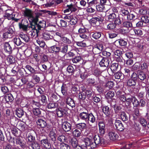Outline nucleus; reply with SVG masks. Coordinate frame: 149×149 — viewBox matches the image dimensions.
<instances>
[{"instance_id":"nucleus-46","label":"nucleus","mask_w":149,"mask_h":149,"mask_svg":"<svg viewBox=\"0 0 149 149\" xmlns=\"http://www.w3.org/2000/svg\"><path fill=\"white\" fill-rule=\"evenodd\" d=\"M136 82L135 81L130 79L128 80L127 82V84L129 86H134L136 84Z\"/></svg>"},{"instance_id":"nucleus-51","label":"nucleus","mask_w":149,"mask_h":149,"mask_svg":"<svg viewBox=\"0 0 149 149\" xmlns=\"http://www.w3.org/2000/svg\"><path fill=\"white\" fill-rule=\"evenodd\" d=\"M27 138L28 141L31 142H34L35 139V137L33 136L31 133H30L28 134Z\"/></svg>"},{"instance_id":"nucleus-17","label":"nucleus","mask_w":149,"mask_h":149,"mask_svg":"<svg viewBox=\"0 0 149 149\" xmlns=\"http://www.w3.org/2000/svg\"><path fill=\"white\" fill-rule=\"evenodd\" d=\"M109 136L110 140L114 141L117 139L118 137V135L113 132H110L109 133Z\"/></svg>"},{"instance_id":"nucleus-45","label":"nucleus","mask_w":149,"mask_h":149,"mask_svg":"<svg viewBox=\"0 0 149 149\" xmlns=\"http://www.w3.org/2000/svg\"><path fill=\"white\" fill-rule=\"evenodd\" d=\"M115 77L117 79H123V74L120 72H118L114 74Z\"/></svg>"},{"instance_id":"nucleus-21","label":"nucleus","mask_w":149,"mask_h":149,"mask_svg":"<svg viewBox=\"0 0 149 149\" xmlns=\"http://www.w3.org/2000/svg\"><path fill=\"white\" fill-rule=\"evenodd\" d=\"M19 26L20 29H22L23 31H26L29 34V33L31 31V30H30L29 29V27H31V25L28 26L26 25H23L22 24H19Z\"/></svg>"},{"instance_id":"nucleus-16","label":"nucleus","mask_w":149,"mask_h":149,"mask_svg":"<svg viewBox=\"0 0 149 149\" xmlns=\"http://www.w3.org/2000/svg\"><path fill=\"white\" fill-rule=\"evenodd\" d=\"M36 123L37 125L41 128L45 127L47 125V123L46 121L41 119H38L37 120Z\"/></svg>"},{"instance_id":"nucleus-61","label":"nucleus","mask_w":149,"mask_h":149,"mask_svg":"<svg viewBox=\"0 0 149 149\" xmlns=\"http://www.w3.org/2000/svg\"><path fill=\"white\" fill-rule=\"evenodd\" d=\"M26 68L29 70L31 73H35L36 70H35L29 65H27L26 66Z\"/></svg>"},{"instance_id":"nucleus-49","label":"nucleus","mask_w":149,"mask_h":149,"mask_svg":"<svg viewBox=\"0 0 149 149\" xmlns=\"http://www.w3.org/2000/svg\"><path fill=\"white\" fill-rule=\"evenodd\" d=\"M7 60L10 64H12L15 61V58L11 55H9L7 58Z\"/></svg>"},{"instance_id":"nucleus-31","label":"nucleus","mask_w":149,"mask_h":149,"mask_svg":"<svg viewBox=\"0 0 149 149\" xmlns=\"http://www.w3.org/2000/svg\"><path fill=\"white\" fill-rule=\"evenodd\" d=\"M55 136L56 134L54 131L53 130L51 131L49 134V137L52 141H56Z\"/></svg>"},{"instance_id":"nucleus-23","label":"nucleus","mask_w":149,"mask_h":149,"mask_svg":"<svg viewBox=\"0 0 149 149\" xmlns=\"http://www.w3.org/2000/svg\"><path fill=\"white\" fill-rule=\"evenodd\" d=\"M102 19L98 17H96L93 18L91 19L89 21L90 22L91 24H95L96 22L98 21L99 22H102Z\"/></svg>"},{"instance_id":"nucleus-1","label":"nucleus","mask_w":149,"mask_h":149,"mask_svg":"<svg viewBox=\"0 0 149 149\" xmlns=\"http://www.w3.org/2000/svg\"><path fill=\"white\" fill-rule=\"evenodd\" d=\"M38 21L37 17V21L35 22H32L31 24V26L29 27V29L31 30L29 33L31 37H33L36 36L37 37L38 36L39 30L41 29L42 28H43L46 26V22L44 20L39 22L38 24L37 22Z\"/></svg>"},{"instance_id":"nucleus-3","label":"nucleus","mask_w":149,"mask_h":149,"mask_svg":"<svg viewBox=\"0 0 149 149\" xmlns=\"http://www.w3.org/2000/svg\"><path fill=\"white\" fill-rule=\"evenodd\" d=\"M14 31L15 29L13 26L7 27L4 29V32L3 33V38L7 39L12 37L13 35Z\"/></svg>"},{"instance_id":"nucleus-63","label":"nucleus","mask_w":149,"mask_h":149,"mask_svg":"<svg viewBox=\"0 0 149 149\" xmlns=\"http://www.w3.org/2000/svg\"><path fill=\"white\" fill-rule=\"evenodd\" d=\"M131 79L136 82L138 79V75L136 73L134 72L131 75Z\"/></svg>"},{"instance_id":"nucleus-52","label":"nucleus","mask_w":149,"mask_h":149,"mask_svg":"<svg viewBox=\"0 0 149 149\" xmlns=\"http://www.w3.org/2000/svg\"><path fill=\"white\" fill-rule=\"evenodd\" d=\"M114 95V93L113 91H109L106 95V97L107 99L111 98Z\"/></svg>"},{"instance_id":"nucleus-32","label":"nucleus","mask_w":149,"mask_h":149,"mask_svg":"<svg viewBox=\"0 0 149 149\" xmlns=\"http://www.w3.org/2000/svg\"><path fill=\"white\" fill-rule=\"evenodd\" d=\"M78 20L77 19L75 16H72L70 20L67 21L70 22V23L71 25H75L77 23Z\"/></svg>"},{"instance_id":"nucleus-20","label":"nucleus","mask_w":149,"mask_h":149,"mask_svg":"<svg viewBox=\"0 0 149 149\" xmlns=\"http://www.w3.org/2000/svg\"><path fill=\"white\" fill-rule=\"evenodd\" d=\"M67 6L68 8L65 10L64 11H69L70 10L71 12H75L77 10V7L75 5L71 4L70 5H67Z\"/></svg>"},{"instance_id":"nucleus-58","label":"nucleus","mask_w":149,"mask_h":149,"mask_svg":"<svg viewBox=\"0 0 149 149\" xmlns=\"http://www.w3.org/2000/svg\"><path fill=\"white\" fill-rule=\"evenodd\" d=\"M60 148L61 149H70V147L68 145L64 143L61 144Z\"/></svg>"},{"instance_id":"nucleus-19","label":"nucleus","mask_w":149,"mask_h":149,"mask_svg":"<svg viewBox=\"0 0 149 149\" xmlns=\"http://www.w3.org/2000/svg\"><path fill=\"white\" fill-rule=\"evenodd\" d=\"M66 104L71 107L73 108L75 106V103L74 100L71 98L68 97L67 98L66 100Z\"/></svg>"},{"instance_id":"nucleus-43","label":"nucleus","mask_w":149,"mask_h":149,"mask_svg":"<svg viewBox=\"0 0 149 149\" xmlns=\"http://www.w3.org/2000/svg\"><path fill=\"white\" fill-rule=\"evenodd\" d=\"M123 25L124 27L127 28L132 27V22L128 21L124 22L123 23Z\"/></svg>"},{"instance_id":"nucleus-9","label":"nucleus","mask_w":149,"mask_h":149,"mask_svg":"<svg viewBox=\"0 0 149 149\" xmlns=\"http://www.w3.org/2000/svg\"><path fill=\"white\" fill-rule=\"evenodd\" d=\"M40 143L42 147L46 149H50L51 148V144L47 139L41 140Z\"/></svg>"},{"instance_id":"nucleus-41","label":"nucleus","mask_w":149,"mask_h":149,"mask_svg":"<svg viewBox=\"0 0 149 149\" xmlns=\"http://www.w3.org/2000/svg\"><path fill=\"white\" fill-rule=\"evenodd\" d=\"M108 18V20H112L116 19V15L114 13H113L110 14L108 16H105V19H107Z\"/></svg>"},{"instance_id":"nucleus-34","label":"nucleus","mask_w":149,"mask_h":149,"mask_svg":"<svg viewBox=\"0 0 149 149\" xmlns=\"http://www.w3.org/2000/svg\"><path fill=\"white\" fill-rule=\"evenodd\" d=\"M68 45H65L61 48L60 47V52L66 54L68 51Z\"/></svg>"},{"instance_id":"nucleus-42","label":"nucleus","mask_w":149,"mask_h":149,"mask_svg":"<svg viewBox=\"0 0 149 149\" xmlns=\"http://www.w3.org/2000/svg\"><path fill=\"white\" fill-rule=\"evenodd\" d=\"M33 113L35 116H39L41 113L40 109L38 108H33Z\"/></svg>"},{"instance_id":"nucleus-15","label":"nucleus","mask_w":149,"mask_h":149,"mask_svg":"<svg viewBox=\"0 0 149 149\" xmlns=\"http://www.w3.org/2000/svg\"><path fill=\"white\" fill-rule=\"evenodd\" d=\"M103 113H104L106 119H109L110 118L109 115L110 113V110L108 106H106L103 107Z\"/></svg>"},{"instance_id":"nucleus-40","label":"nucleus","mask_w":149,"mask_h":149,"mask_svg":"<svg viewBox=\"0 0 149 149\" xmlns=\"http://www.w3.org/2000/svg\"><path fill=\"white\" fill-rule=\"evenodd\" d=\"M67 138L63 135H60L57 137V140L62 143L65 142Z\"/></svg>"},{"instance_id":"nucleus-30","label":"nucleus","mask_w":149,"mask_h":149,"mask_svg":"<svg viewBox=\"0 0 149 149\" xmlns=\"http://www.w3.org/2000/svg\"><path fill=\"white\" fill-rule=\"evenodd\" d=\"M13 42L17 46H19L23 43L20 38H14Z\"/></svg>"},{"instance_id":"nucleus-62","label":"nucleus","mask_w":149,"mask_h":149,"mask_svg":"<svg viewBox=\"0 0 149 149\" xmlns=\"http://www.w3.org/2000/svg\"><path fill=\"white\" fill-rule=\"evenodd\" d=\"M116 27V24L113 23H111L107 25L108 29L111 30L114 29Z\"/></svg>"},{"instance_id":"nucleus-12","label":"nucleus","mask_w":149,"mask_h":149,"mask_svg":"<svg viewBox=\"0 0 149 149\" xmlns=\"http://www.w3.org/2000/svg\"><path fill=\"white\" fill-rule=\"evenodd\" d=\"M71 125L67 122L65 121L62 123V127L63 130L65 132L70 131L71 129Z\"/></svg>"},{"instance_id":"nucleus-64","label":"nucleus","mask_w":149,"mask_h":149,"mask_svg":"<svg viewBox=\"0 0 149 149\" xmlns=\"http://www.w3.org/2000/svg\"><path fill=\"white\" fill-rule=\"evenodd\" d=\"M119 99L122 102H124L126 100L127 98L124 95H117Z\"/></svg>"},{"instance_id":"nucleus-11","label":"nucleus","mask_w":149,"mask_h":149,"mask_svg":"<svg viewBox=\"0 0 149 149\" xmlns=\"http://www.w3.org/2000/svg\"><path fill=\"white\" fill-rule=\"evenodd\" d=\"M89 114L88 111L83 112L79 114V117L81 120L86 121H88V118Z\"/></svg>"},{"instance_id":"nucleus-48","label":"nucleus","mask_w":149,"mask_h":149,"mask_svg":"<svg viewBox=\"0 0 149 149\" xmlns=\"http://www.w3.org/2000/svg\"><path fill=\"white\" fill-rule=\"evenodd\" d=\"M80 77L82 79H85L88 77L87 73L84 70V72L80 70Z\"/></svg>"},{"instance_id":"nucleus-5","label":"nucleus","mask_w":149,"mask_h":149,"mask_svg":"<svg viewBox=\"0 0 149 149\" xmlns=\"http://www.w3.org/2000/svg\"><path fill=\"white\" fill-rule=\"evenodd\" d=\"M91 139L86 138L84 139L83 141V144L81 146L79 145L77 149H87L91 148Z\"/></svg>"},{"instance_id":"nucleus-2","label":"nucleus","mask_w":149,"mask_h":149,"mask_svg":"<svg viewBox=\"0 0 149 149\" xmlns=\"http://www.w3.org/2000/svg\"><path fill=\"white\" fill-rule=\"evenodd\" d=\"M23 14L25 17H27L31 23L36 22L37 21V17L33 16V12L30 9L26 8L24 10Z\"/></svg>"},{"instance_id":"nucleus-7","label":"nucleus","mask_w":149,"mask_h":149,"mask_svg":"<svg viewBox=\"0 0 149 149\" xmlns=\"http://www.w3.org/2000/svg\"><path fill=\"white\" fill-rule=\"evenodd\" d=\"M12 43L11 42H6L4 44L3 49L8 54H10L12 53L13 49Z\"/></svg>"},{"instance_id":"nucleus-38","label":"nucleus","mask_w":149,"mask_h":149,"mask_svg":"<svg viewBox=\"0 0 149 149\" xmlns=\"http://www.w3.org/2000/svg\"><path fill=\"white\" fill-rule=\"evenodd\" d=\"M88 121L92 123H94L95 121V118L92 113H90L89 114L87 121Z\"/></svg>"},{"instance_id":"nucleus-39","label":"nucleus","mask_w":149,"mask_h":149,"mask_svg":"<svg viewBox=\"0 0 149 149\" xmlns=\"http://www.w3.org/2000/svg\"><path fill=\"white\" fill-rule=\"evenodd\" d=\"M20 37L26 42H28L29 40V38L26 34H21L19 36Z\"/></svg>"},{"instance_id":"nucleus-35","label":"nucleus","mask_w":149,"mask_h":149,"mask_svg":"<svg viewBox=\"0 0 149 149\" xmlns=\"http://www.w3.org/2000/svg\"><path fill=\"white\" fill-rule=\"evenodd\" d=\"M114 83L113 81H109L107 82L105 85V87L109 89L112 88L114 86Z\"/></svg>"},{"instance_id":"nucleus-60","label":"nucleus","mask_w":149,"mask_h":149,"mask_svg":"<svg viewBox=\"0 0 149 149\" xmlns=\"http://www.w3.org/2000/svg\"><path fill=\"white\" fill-rule=\"evenodd\" d=\"M57 106L56 104L53 102H50L47 105V107L48 109H52L56 107Z\"/></svg>"},{"instance_id":"nucleus-8","label":"nucleus","mask_w":149,"mask_h":149,"mask_svg":"<svg viewBox=\"0 0 149 149\" xmlns=\"http://www.w3.org/2000/svg\"><path fill=\"white\" fill-rule=\"evenodd\" d=\"M93 139L94 143L91 140V148H95L97 145H98L100 143L101 141L100 138L98 135H95Z\"/></svg>"},{"instance_id":"nucleus-59","label":"nucleus","mask_w":149,"mask_h":149,"mask_svg":"<svg viewBox=\"0 0 149 149\" xmlns=\"http://www.w3.org/2000/svg\"><path fill=\"white\" fill-rule=\"evenodd\" d=\"M82 60L81 58L79 56H77L73 58L72 61L73 63H76Z\"/></svg>"},{"instance_id":"nucleus-25","label":"nucleus","mask_w":149,"mask_h":149,"mask_svg":"<svg viewBox=\"0 0 149 149\" xmlns=\"http://www.w3.org/2000/svg\"><path fill=\"white\" fill-rule=\"evenodd\" d=\"M66 111L64 109H60L57 111V114L59 117H61L66 114Z\"/></svg>"},{"instance_id":"nucleus-56","label":"nucleus","mask_w":149,"mask_h":149,"mask_svg":"<svg viewBox=\"0 0 149 149\" xmlns=\"http://www.w3.org/2000/svg\"><path fill=\"white\" fill-rule=\"evenodd\" d=\"M86 96V93L84 91L80 93L79 94V98L83 100L85 99Z\"/></svg>"},{"instance_id":"nucleus-53","label":"nucleus","mask_w":149,"mask_h":149,"mask_svg":"<svg viewBox=\"0 0 149 149\" xmlns=\"http://www.w3.org/2000/svg\"><path fill=\"white\" fill-rule=\"evenodd\" d=\"M61 40L63 42L66 44H70L71 43V40L66 37H62Z\"/></svg>"},{"instance_id":"nucleus-47","label":"nucleus","mask_w":149,"mask_h":149,"mask_svg":"<svg viewBox=\"0 0 149 149\" xmlns=\"http://www.w3.org/2000/svg\"><path fill=\"white\" fill-rule=\"evenodd\" d=\"M146 74L143 72H140L138 74V78L141 80H143L146 78Z\"/></svg>"},{"instance_id":"nucleus-14","label":"nucleus","mask_w":149,"mask_h":149,"mask_svg":"<svg viewBox=\"0 0 149 149\" xmlns=\"http://www.w3.org/2000/svg\"><path fill=\"white\" fill-rule=\"evenodd\" d=\"M76 52V51L74 50H71L66 54H65L63 56H62V57L63 58V60L64 59L66 60L68 59L66 57V56H68L69 57L74 56Z\"/></svg>"},{"instance_id":"nucleus-55","label":"nucleus","mask_w":149,"mask_h":149,"mask_svg":"<svg viewBox=\"0 0 149 149\" xmlns=\"http://www.w3.org/2000/svg\"><path fill=\"white\" fill-rule=\"evenodd\" d=\"M116 60L121 65H123L125 63V60L121 57L118 56L116 58Z\"/></svg>"},{"instance_id":"nucleus-6","label":"nucleus","mask_w":149,"mask_h":149,"mask_svg":"<svg viewBox=\"0 0 149 149\" xmlns=\"http://www.w3.org/2000/svg\"><path fill=\"white\" fill-rule=\"evenodd\" d=\"M50 49L53 53H55L57 54L56 56L57 58L59 59L63 60L62 56L61 55V53L60 52V47H57L56 45H54L50 47Z\"/></svg>"},{"instance_id":"nucleus-57","label":"nucleus","mask_w":149,"mask_h":149,"mask_svg":"<svg viewBox=\"0 0 149 149\" xmlns=\"http://www.w3.org/2000/svg\"><path fill=\"white\" fill-rule=\"evenodd\" d=\"M135 36L140 37L143 35V32L141 29H135Z\"/></svg>"},{"instance_id":"nucleus-24","label":"nucleus","mask_w":149,"mask_h":149,"mask_svg":"<svg viewBox=\"0 0 149 149\" xmlns=\"http://www.w3.org/2000/svg\"><path fill=\"white\" fill-rule=\"evenodd\" d=\"M42 38L45 40H48L52 38L49 33L47 32H46L42 34Z\"/></svg>"},{"instance_id":"nucleus-4","label":"nucleus","mask_w":149,"mask_h":149,"mask_svg":"<svg viewBox=\"0 0 149 149\" xmlns=\"http://www.w3.org/2000/svg\"><path fill=\"white\" fill-rule=\"evenodd\" d=\"M7 7L4 10L5 12L4 17L8 20L13 19L15 17V13L13 12V10H12L10 7Z\"/></svg>"},{"instance_id":"nucleus-54","label":"nucleus","mask_w":149,"mask_h":149,"mask_svg":"<svg viewBox=\"0 0 149 149\" xmlns=\"http://www.w3.org/2000/svg\"><path fill=\"white\" fill-rule=\"evenodd\" d=\"M31 146L33 149H40L39 144L36 142L32 143Z\"/></svg>"},{"instance_id":"nucleus-29","label":"nucleus","mask_w":149,"mask_h":149,"mask_svg":"<svg viewBox=\"0 0 149 149\" xmlns=\"http://www.w3.org/2000/svg\"><path fill=\"white\" fill-rule=\"evenodd\" d=\"M118 63H112L110 67V69L111 71L114 72L115 71H116L118 68Z\"/></svg>"},{"instance_id":"nucleus-13","label":"nucleus","mask_w":149,"mask_h":149,"mask_svg":"<svg viewBox=\"0 0 149 149\" xmlns=\"http://www.w3.org/2000/svg\"><path fill=\"white\" fill-rule=\"evenodd\" d=\"M16 143L18 144L23 149H28V146L26 145V142L24 141H22L19 139H17Z\"/></svg>"},{"instance_id":"nucleus-50","label":"nucleus","mask_w":149,"mask_h":149,"mask_svg":"<svg viewBox=\"0 0 149 149\" xmlns=\"http://www.w3.org/2000/svg\"><path fill=\"white\" fill-rule=\"evenodd\" d=\"M141 20L144 23L146 24L149 23V17L145 15L141 17Z\"/></svg>"},{"instance_id":"nucleus-44","label":"nucleus","mask_w":149,"mask_h":149,"mask_svg":"<svg viewBox=\"0 0 149 149\" xmlns=\"http://www.w3.org/2000/svg\"><path fill=\"white\" fill-rule=\"evenodd\" d=\"M120 115L121 118L123 121H126L127 120L128 117L124 112H121Z\"/></svg>"},{"instance_id":"nucleus-33","label":"nucleus","mask_w":149,"mask_h":149,"mask_svg":"<svg viewBox=\"0 0 149 149\" xmlns=\"http://www.w3.org/2000/svg\"><path fill=\"white\" fill-rule=\"evenodd\" d=\"M134 97L132 96L131 97L126 98V100L125 102V104L126 106H129L131 104L132 102L133 101Z\"/></svg>"},{"instance_id":"nucleus-10","label":"nucleus","mask_w":149,"mask_h":149,"mask_svg":"<svg viewBox=\"0 0 149 149\" xmlns=\"http://www.w3.org/2000/svg\"><path fill=\"white\" fill-rule=\"evenodd\" d=\"M115 126L117 130L120 131H123L124 127L120 120H117L115 121Z\"/></svg>"},{"instance_id":"nucleus-22","label":"nucleus","mask_w":149,"mask_h":149,"mask_svg":"<svg viewBox=\"0 0 149 149\" xmlns=\"http://www.w3.org/2000/svg\"><path fill=\"white\" fill-rule=\"evenodd\" d=\"M76 127L80 130H83L86 127V124L84 123H81L76 125Z\"/></svg>"},{"instance_id":"nucleus-27","label":"nucleus","mask_w":149,"mask_h":149,"mask_svg":"<svg viewBox=\"0 0 149 149\" xmlns=\"http://www.w3.org/2000/svg\"><path fill=\"white\" fill-rule=\"evenodd\" d=\"M72 134L75 137H79L82 135L81 132L77 129L74 130L72 133Z\"/></svg>"},{"instance_id":"nucleus-26","label":"nucleus","mask_w":149,"mask_h":149,"mask_svg":"<svg viewBox=\"0 0 149 149\" xmlns=\"http://www.w3.org/2000/svg\"><path fill=\"white\" fill-rule=\"evenodd\" d=\"M109 61L107 57H103V68H107L109 65Z\"/></svg>"},{"instance_id":"nucleus-37","label":"nucleus","mask_w":149,"mask_h":149,"mask_svg":"<svg viewBox=\"0 0 149 149\" xmlns=\"http://www.w3.org/2000/svg\"><path fill=\"white\" fill-rule=\"evenodd\" d=\"M5 98L7 102H12L13 100V97L11 94H8L6 95Z\"/></svg>"},{"instance_id":"nucleus-36","label":"nucleus","mask_w":149,"mask_h":149,"mask_svg":"<svg viewBox=\"0 0 149 149\" xmlns=\"http://www.w3.org/2000/svg\"><path fill=\"white\" fill-rule=\"evenodd\" d=\"M115 42L118 43L119 45L122 46H125L127 44V42L123 39L117 40Z\"/></svg>"},{"instance_id":"nucleus-18","label":"nucleus","mask_w":149,"mask_h":149,"mask_svg":"<svg viewBox=\"0 0 149 149\" xmlns=\"http://www.w3.org/2000/svg\"><path fill=\"white\" fill-rule=\"evenodd\" d=\"M70 142L74 149H77L79 145H78V141L75 138H72Z\"/></svg>"},{"instance_id":"nucleus-28","label":"nucleus","mask_w":149,"mask_h":149,"mask_svg":"<svg viewBox=\"0 0 149 149\" xmlns=\"http://www.w3.org/2000/svg\"><path fill=\"white\" fill-rule=\"evenodd\" d=\"M15 112L16 115L19 118L21 117L24 115V111L21 108L16 109Z\"/></svg>"}]
</instances>
